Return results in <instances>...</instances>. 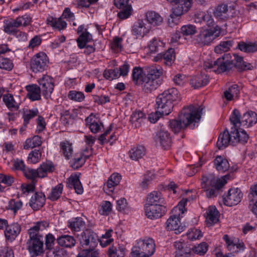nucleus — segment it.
<instances>
[{
	"mask_svg": "<svg viewBox=\"0 0 257 257\" xmlns=\"http://www.w3.org/2000/svg\"><path fill=\"white\" fill-rule=\"evenodd\" d=\"M203 109L201 106L192 105L184 107L177 119L170 121V127L174 133H177L188 126L192 127V124L194 126L200 120Z\"/></svg>",
	"mask_w": 257,
	"mask_h": 257,
	"instance_id": "f257e3e1",
	"label": "nucleus"
},
{
	"mask_svg": "<svg viewBox=\"0 0 257 257\" xmlns=\"http://www.w3.org/2000/svg\"><path fill=\"white\" fill-rule=\"evenodd\" d=\"M187 193L188 197L183 198L172 210V215L167 219L166 222V229L167 230H174L176 234H179L184 230V226L181 224L180 219L186 211L185 206L188 202L194 199L190 191Z\"/></svg>",
	"mask_w": 257,
	"mask_h": 257,
	"instance_id": "f03ea898",
	"label": "nucleus"
},
{
	"mask_svg": "<svg viewBox=\"0 0 257 257\" xmlns=\"http://www.w3.org/2000/svg\"><path fill=\"white\" fill-rule=\"evenodd\" d=\"M48 226L46 221H38L28 230L29 250L34 255H39L44 252L43 235L39 233Z\"/></svg>",
	"mask_w": 257,
	"mask_h": 257,
	"instance_id": "7ed1b4c3",
	"label": "nucleus"
},
{
	"mask_svg": "<svg viewBox=\"0 0 257 257\" xmlns=\"http://www.w3.org/2000/svg\"><path fill=\"white\" fill-rule=\"evenodd\" d=\"M180 100V97L178 90L172 88L164 91L157 96L156 108L158 110V112L167 115L172 111L174 103Z\"/></svg>",
	"mask_w": 257,
	"mask_h": 257,
	"instance_id": "20e7f679",
	"label": "nucleus"
},
{
	"mask_svg": "<svg viewBox=\"0 0 257 257\" xmlns=\"http://www.w3.org/2000/svg\"><path fill=\"white\" fill-rule=\"evenodd\" d=\"M226 183L225 177L218 178L212 174H209L202 176L201 187L205 190L208 198H214L220 194L222 188Z\"/></svg>",
	"mask_w": 257,
	"mask_h": 257,
	"instance_id": "39448f33",
	"label": "nucleus"
},
{
	"mask_svg": "<svg viewBox=\"0 0 257 257\" xmlns=\"http://www.w3.org/2000/svg\"><path fill=\"white\" fill-rule=\"evenodd\" d=\"M156 251V244L151 237H145L137 241L132 248V257H151Z\"/></svg>",
	"mask_w": 257,
	"mask_h": 257,
	"instance_id": "423d86ee",
	"label": "nucleus"
},
{
	"mask_svg": "<svg viewBox=\"0 0 257 257\" xmlns=\"http://www.w3.org/2000/svg\"><path fill=\"white\" fill-rule=\"evenodd\" d=\"M230 55L227 54L222 57L218 58L216 61L212 62L208 60L204 62V67L205 69H212L216 73H222L229 71L233 67L234 63L230 60Z\"/></svg>",
	"mask_w": 257,
	"mask_h": 257,
	"instance_id": "0eeeda50",
	"label": "nucleus"
},
{
	"mask_svg": "<svg viewBox=\"0 0 257 257\" xmlns=\"http://www.w3.org/2000/svg\"><path fill=\"white\" fill-rule=\"evenodd\" d=\"M220 33L221 29L218 26L203 29L197 35L196 41L201 46L209 45L219 36Z\"/></svg>",
	"mask_w": 257,
	"mask_h": 257,
	"instance_id": "6e6552de",
	"label": "nucleus"
},
{
	"mask_svg": "<svg viewBox=\"0 0 257 257\" xmlns=\"http://www.w3.org/2000/svg\"><path fill=\"white\" fill-rule=\"evenodd\" d=\"M31 22V18L27 15L19 17L16 19L6 21L4 26V31L9 35H12L18 30V27L21 26H27L30 24Z\"/></svg>",
	"mask_w": 257,
	"mask_h": 257,
	"instance_id": "1a4fd4ad",
	"label": "nucleus"
},
{
	"mask_svg": "<svg viewBox=\"0 0 257 257\" xmlns=\"http://www.w3.org/2000/svg\"><path fill=\"white\" fill-rule=\"evenodd\" d=\"M49 62V59L46 54L40 52L31 58L30 69L34 73L43 72L47 70Z\"/></svg>",
	"mask_w": 257,
	"mask_h": 257,
	"instance_id": "9d476101",
	"label": "nucleus"
},
{
	"mask_svg": "<svg viewBox=\"0 0 257 257\" xmlns=\"http://www.w3.org/2000/svg\"><path fill=\"white\" fill-rule=\"evenodd\" d=\"M98 241L97 235L90 229H85L81 233L80 243L83 248L96 247Z\"/></svg>",
	"mask_w": 257,
	"mask_h": 257,
	"instance_id": "9b49d317",
	"label": "nucleus"
},
{
	"mask_svg": "<svg viewBox=\"0 0 257 257\" xmlns=\"http://www.w3.org/2000/svg\"><path fill=\"white\" fill-rule=\"evenodd\" d=\"M243 193L238 188H232L228 190L227 194L223 196L225 205L232 206L238 204L241 200Z\"/></svg>",
	"mask_w": 257,
	"mask_h": 257,
	"instance_id": "f8f14e48",
	"label": "nucleus"
},
{
	"mask_svg": "<svg viewBox=\"0 0 257 257\" xmlns=\"http://www.w3.org/2000/svg\"><path fill=\"white\" fill-rule=\"evenodd\" d=\"M38 82L43 96L46 99L50 98L54 87L53 78L49 75H44L38 80Z\"/></svg>",
	"mask_w": 257,
	"mask_h": 257,
	"instance_id": "ddd939ff",
	"label": "nucleus"
},
{
	"mask_svg": "<svg viewBox=\"0 0 257 257\" xmlns=\"http://www.w3.org/2000/svg\"><path fill=\"white\" fill-rule=\"evenodd\" d=\"M145 211L147 218L153 220L163 216L166 213V209L163 205L145 204Z\"/></svg>",
	"mask_w": 257,
	"mask_h": 257,
	"instance_id": "4468645a",
	"label": "nucleus"
},
{
	"mask_svg": "<svg viewBox=\"0 0 257 257\" xmlns=\"http://www.w3.org/2000/svg\"><path fill=\"white\" fill-rule=\"evenodd\" d=\"M22 231L21 225L18 222L8 224L4 230V235L7 240L10 242L14 241Z\"/></svg>",
	"mask_w": 257,
	"mask_h": 257,
	"instance_id": "2eb2a0df",
	"label": "nucleus"
},
{
	"mask_svg": "<svg viewBox=\"0 0 257 257\" xmlns=\"http://www.w3.org/2000/svg\"><path fill=\"white\" fill-rule=\"evenodd\" d=\"M80 174H72L67 180V187L70 189H74L78 194H81L83 192V188L80 181Z\"/></svg>",
	"mask_w": 257,
	"mask_h": 257,
	"instance_id": "dca6fc26",
	"label": "nucleus"
},
{
	"mask_svg": "<svg viewBox=\"0 0 257 257\" xmlns=\"http://www.w3.org/2000/svg\"><path fill=\"white\" fill-rule=\"evenodd\" d=\"M24 175L27 179L31 180L33 184L32 185H28L25 188V191L28 192L33 191L34 189V185L37 182V178H41V175L39 174V168L33 169L27 167L24 173Z\"/></svg>",
	"mask_w": 257,
	"mask_h": 257,
	"instance_id": "f3484780",
	"label": "nucleus"
},
{
	"mask_svg": "<svg viewBox=\"0 0 257 257\" xmlns=\"http://www.w3.org/2000/svg\"><path fill=\"white\" fill-rule=\"evenodd\" d=\"M223 239L226 243L228 250L232 252H238L244 249V244L242 242H240L237 239H232L227 234L224 235Z\"/></svg>",
	"mask_w": 257,
	"mask_h": 257,
	"instance_id": "a211bd4d",
	"label": "nucleus"
},
{
	"mask_svg": "<svg viewBox=\"0 0 257 257\" xmlns=\"http://www.w3.org/2000/svg\"><path fill=\"white\" fill-rule=\"evenodd\" d=\"M231 133L229 134L227 129L221 133L216 143L217 148L221 150L226 148L230 143L233 145V139Z\"/></svg>",
	"mask_w": 257,
	"mask_h": 257,
	"instance_id": "6ab92c4d",
	"label": "nucleus"
},
{
	"mask_svg": "<svg viewBox=\"0 0 257 257\" xmlns=\"http://www.w3.org/2000/svg\"><path fill=\"white\" fill-rule=\"evenodd\" d=\"M121 179V176L118 173H113L104 184V190L107 194H110L113 192L115 187L119 184Z\"/></svg>",
	"mask_w": 257,
	"mask_h": 257,
	"instance_id": "aec40b11",
	"label": "nucleus"
},
{
	"mask_svg": "<svg viewBox=\"0 0 257 257\" xmlns=\"http://www.w3.org/2000/svg\"><path fill=\"white\" fill-rule=\"evenodd\" d=\"M45 201V195L43 193L36 192L31 197L29 205L34 210H38L43 206Z\"/></svg>",
	"mask_w": 257,
	"mask_h": 257,
	"instance_id": "412c9836",
	"label": "nucleus"
},
{
	"mask_svg": "<svg viewBox=\"0 0 257 257\" xmlns=\"http://www.w3.org/2000/svg\"><path fill=\"white\" fill-rule=\"evenodd\" d=\"M155 139L164 149H168L171 146V139L167 131L161 130L156 135Z\"/></svg>",
	"mask_w": 257,
	"mask_h": 257,
	"instance_id": "4be33fe9",
	"label": "nucleus"
},
{
	"mask_svg": "<svg viewBox=\"0 0 257 257\" xmlns=\"http://www.w3.org/2000/svg\"><path fill=\"white\" fill-rule=\"evenodd\" d=\"M173 3L175 4L174 7V14L177 16L183 15L191 7L190 0H175Z\"/></svg>",
	"mask_w": 257,
	"mask_h": 257,
	"instance_id": "5701e85b",
	"label": "nucleus"
},
{
	"mask_svg": "<svg viewBox=\"0 0 257 257\" xmlns=\"http://www.w3.org/2000/svg\"><path fill=\"white\" fill-rule=\"evenodd\" d=\"M150 28L146 26V24L142 20H139L134 25L132 28V34L137 37H143L148 33Z\"/></svg>",
	"mask_w": 257,
	"mask_h": 257,
	"instance_id": "b1692460",
	"label": "nucleus"
},
{
	"mask_svg": "<svg viewBox=\"0 0 257 257\" xmlns=\"http://www.w3.org/2000/svg\"><path fill=\"white\" fill-rule=\"evenodd\" d=\"M204 216L206 223L212 225L218 221L219 214L215 206H210L207 209Z\"/></svg>",
	"mask_w": 257,
	"mask_h": 257,
	"instance_id": "393cba45",
	"label": "nucleus"
},
{
	"mask_svg": "<svg viewBox=\"0 0 257 257\" xmlns=\"http://www.w3.org/2000/svg\"><path fill=\"white\" fill-rule=\"evenodd\" d=\"M143 89L146 93H151L158 87L159 80L150 77H146L142 79Z\"/></svg>",
	"mask_w": 257,
	"mask_h": 257,
	"instance_id": "a878e982",
	"label": "nucleus"
},
{
	"mask_svg": "<svg viewBox=\"0 0 257 257\" xmlns=\"http://www.w3.org/2000/svg\"><path fill=\"white\" fill-rule=\"evenodd\" d=\"M85 122L91 132L94 134L98 133L101 127H103L102 123L96 118L93 114H91L85 119Z\"/></svg>",
	"mask_w": 257,
	"mask_h": 257,
	"instance_id": "bb28decb",
	"label": "nucleus"
},
{
	"mask_svg": "<svg viewBox=\"0 0 257 257\" xmlns=\"http://www.w3.org/2000/svg\"><path fill=\"white\" fill-rule=\"evenodd\" d=\"M231 135L233 139V144L234 145L236 143H245L248 140V136L246 132L241 128H234L233 130L232 128Z\"/></svg>",
	"mask_w": 257,
	"mask_h": 257,
	"instance_id": "cd10ccee",
	"label": "nucleus"
},
{
	"mask_svg": "<svg viewBox=\"0 0 257 257\" xmlns=\"http://www.w3.org/2000/svg\"><path fill=\"white\" fill-rule=\"evenodd\" d=\"M164 201L162 193L159 191H154L148 195L146 204L162 205Z\"/></svg>",
	"mask_w": 257,
	"mask_h": 257,
	"instance_id": "c85d7f7f",
	"label": "nucleus"
},
{
	"mask_svg": "<svg viewBox=\"0 0 257 257\" xmlns=\"http://www.w3.org/2000/svg\"><path fill=\"white\" fill-rule=\"evenodd\" d=\"M256 122L257 114L251 111L243 114L241 118V125L244 127L251 126Z\"/></svg>",
	"mask_w": 257,
	"mask_h": 257,
	"instance_id": "c756f323",
	"label": "nucleus"
},
{
	"mask_svg": "<svg viewBox=\"0 0 257 257\" xmlns=\"http://www.w3.org/2000/svg\"><path fill=\"white\" fill-rule=\"evenodd\" d=\"M58 244L66 248H72L76 244V240L73 236L68 234H63L57 238Z\"/></svg>",
	"mask_w": 257,
	"mask_h": 257,
	"instance_id": "7c9ffc66",
	"label": "nucleus"
},
{
	"mask_svg": "<svg viewBox=\"0 0 257 257\" xmlns=\"http://www.w3.org/2000/svg\"><path fill=\"white\" fill-rule=\"evenodd\" d=\"M163 73V69L161 66H150L145 67V76L146 77L152 78L158 80L159 77Z\"/></svg>",
	"mask_w": 257,
	"mask_h": 257,
	"instance_id": "2f4dec72",
	"label": "nucleus"
},
{
	"mask_svg": "<svg viewBox=\"0 0 257 257\" xmlns=\"http://www.w3.org/2000/svg\"><path fill=\"white\" fill-rule=\"evenodd\" d=\"M128 153L131 159L137 161L143 159V157L146 155V149L142 145H138L132 148Z\"/></svg>",
	"mask_w": 257,
	"mask_h": 257,
	"instance_id": "473e14b6",
	"label": "nucleus"
},
{
	"mask_svg": "<svg viewBox=\"0 0 257 257\" xmlns=\"http://www.w3.org/2000/svg\"><path fill=\"white\" fill-rule=\"evenodd\" d=\"M28 91L27 96L32 101L40 100L41 99L40 93L41 90L36 84L28 85L26 87Z\"/></svg>",
	"mask_w": 257,
	"mask_h": 257,
	"instance_id": "72a5a7b5",
	"label": "nucleus"
},
{
	"mask_svg": "<svg viewBox=\"0 0 257 257\" xmlns=\"http://www.w3.org/2000/svg\"><path fill=\"white\" fill-rule=\"evenodd\" d=\"M214 166L218 172L221 173L227 171L232 172L237 169V167L234 164L233 162H231V164L229 163V162H216Z\"/></svg>",
	"mask_w": 257,
	"mask_h": 257,
	"instance_id": "f704fd0d",
	"label": "nucleus"
},
{
	"mask_svg": "<svg viewBox=\"0 0 257 257\" xmlns=\"http://www.w3.org/2000/svg\"><path fill=\"white\" fill-rule=\"evenodd\" d=\"M146 17L149 24L153 26L160 25L163 21V18L159 14L154 11H148L146 14Z\"/></svg>",
	"mask_w": 257,
	"mask_h": 257,
	"instance_id": "c9c22d12",
	"label": "nucleus"
},
{
	"mask_svg": "<svg viewBox=\"0 0 257 257\" xmlns=\"http://www.w3.org/2000/svg\"><path fill=\"white\" fill-rule=\"evenodd\" d=\"M145 119V114L140 110L135 111L132 113L130 118V122L135 128H138L142 125Z\"/></svg>",
	"mask_w": 257,
	"mask_h": 257,
	"instance_id": "e433bc0d",
	"label": "nucleus"
},
{
	"mask_svg": "<svg viewBox=\"0 0 257 257\" xmlns=\"http://www.w3.org/2000/svg\"><path fill=\"white\" fill-rule=\"evenodd\" d=\"M239 88L237 84H233L224 91V97L227 101H231L238 98L239 94Z\"/></svg>",
	"mask_w": 257,
	"mask_h": 257,
	"instance_id": "4c0bfd02",
	"label": "nucleus"
},
{
	"mask_svg": "<svg viewBox=\"0 0 257 257\" xmlns=\"http://www.w3.org/2000/svg\"><path fill=\"white\" fill-rule=\"evenodd\" d=\"M209 82L208 77L205 75L194 76L190 81L191 85L194 88L206 85Z\"/></svg>",
	"mask_w": 257,
	"mask_h": 257,
	"instance_id": "58836bf2",
	"label": "nucleus"
},
{
	"mask_svg": "<svg viewBox=\"0 0 257 257\" xmlns=\"http://www.w3.org/2000/svg\"><path fill=\"white\" fill-rule=\"evenodd\" d=\"M85 222L81 217L72 218L68 222V227L73 231H79L85 226Z\"/></svg>",
	"mask_w": 257,
	"mask_h": 257,
	"instance_id": "ea45409f",
	"label": "nucleus"
},
{
	"mask_svg": "<svg viewBox=\"0 0 257 257\" xmlns=\"http://www.w3.org/2000/svg\"><path fill=\"white\" fill-rule=\"evenodd\" d=\"M38 168L39 174L42 178L46 177L48 173L53 172L55 169V167L52 162H44Z\"/></svg>",
	"mask_w": 257,
	"mask_h": 257,
	"instance_id": "a19ab883",
	"label": "nucleus"
},
{
	"mask_svg": "<svg viewBox=\"0 0 257 257\" xmlns=\"http://www.w3.org/2000/svg\"><path fill=\"white\" fill-rule=\"evenodd\" d=\"M3 100L7 107L11 110H16L19 107V103L15 101L13 96L11 94L4 95Z\"/></svg>",
	"mask_w": 257,
	"mask_h": 257,
	"instance_id": "79ce46f5",
	"label": "nucleus"
},
{
	"mask_svg": "<svg viewBox=\"0 0 257 257\" xmlns=\"http://www.w3.org/2000/svg\"><path fill=\"white\" fill-rule=\"evenodd\" d=\"M234 41L232 39H225L214 48V51L217 53H221L228 51L233 46Z\"/></svg>",
	"mask_w": 257,
	"mask_h": 257,
	"instance_id": "37998d69",
	"label": "nucleus"
},
{
	"mask_svg": "<svg viewBox=\"0 0 257 257\" xmlns=\"http://www.w3.org/2000/svg\"><path fill=\"white\" fill-rule=\"evenodd\" d=\"M214 16L220 19H224L229 17V8L226 4H221L218 6L214 12Z\"/></svg>",
	"mask_w": 257,
	"mask_h": 257,
	"instance_id": "c03bdc74",
	"label": "nucleus"
},
{
	"mask_svg": "<svg viewBox=\"0 0 257 257\" xmlns=\"http://www.w3.org/2000/svg\"><path fill=\"white\" fill-rule=\"evenodd\" d=\"M125 250L123 245L118 244L116 246H112L109 248V257H124Z\"/></svg>",
	"mask_w": 257,
	"mask_h": 257,
	"instance_id": "a18cd8bd",
	"label": "nucleus"
},
{
	"mask_svg": "<svg viewBox=\"0 0 257 257\" xmlns=\"http://www.w3.org/2000/svg\"><path fill=\"white\" fill-rule=\"evenodd\" d=\"M63 189V185L59 183L51 189L48 198L52 201L57 200L61 196Z\"/></svg>",
	"mask_w": 257,
	"mask_h": 257,
	"instance_id": "49530a36",
	"label": "nucleus"
},
{
	"mask_svg": "<svg viewBox=\"0 0 257 257\" xmlns=\"http://www.w3.org/2000/svg\"><path fill=\"white\" fill-rule=\"evenodd\" d=\"M156 179V175L154 172L149 171L144 176L143 180L140 184V187L145 190L148 188V186L152 183V181Z\"/></svg>",
	"mask_w": 257,
	"mask_h": 257,
	"instance_id": "de8ad7c7",
	"label": "nucleus"
},
{
	"mask_svg": "<svg viewBox=\"0 0 257 257\" xmlns=\"http://www.w3.org/2000/svg\"><path fill=\"white\" fill-rule=\"evenodd\" d=\"M60 147L65 159H71L73 154L71 144L68 141L63 142L60 143Z\"/></svg>",
	"mask_w": 257,
	"mask_h": 257,
	"instance_id": "09e8293b",
	"label": "nucleus"
},
{
	"mask_svg": "<svg viewBox=\"0 0 257 257\" xmlns=\"http://www.w3.org/2000/svg\"><path fill=\"white\" fill-rule=\"evenodd\" d=\"M145 76V69L144 70L140 67H135L133 70L132 77L134 81L136 84H141L142 79Z\"/></svg>",
	"mask_w": 257,
	"mask_h": 257,
	"instance_id": "8fccbe9b",
	"label": "nucleus"
},
{
	"mask_svg": "<svg viewBox=\"0 0 257 257\" xmlns=\"http://www.w3.org/2000/svg\"><path fill=\"white\" fill-rule=\"evenodd\" d=\"M91 35L88 32L84 31L80 34L78 38L77 39L78 46L80 49L85 47L86 43L90 42L92 40Z\"/></svg>",
	"mask_w": 257,
	"mask_h": 257,
	"instance_id": "3c124183",
	"label": "nucleus"
},
{
	"mask_svg": "<svg viewBox=\"0 0 257 257\" xmlns=\"http://www.w3.org/2000/svg\"><path fill=\"white\" fill-rule=\"evenodd\" d=\"M113 231L111 229H108L104 234H102L101 238L99 239L98 242L102 247H105L110 244L113 241V239L111 238L112 233Z\"/></svg>",
	"mask_w": 257,
	"mask_h": 257,
	"instance_id": "603ef678",
	"label": "nucleus"
},
{
	"mask_svg": "<svg viewBox=\"0 0 257 257\" xmlns=\"http://www.w3.org/2000/svg\"><path fill=\"white\" fill-rule=\"evenodd\" d=\"M239 49L245 53H254L257 51V44L255 43H245L241 42L238 43Z\"/></svg>",
	"mask_w": 257,
	"mask_h": 257,
	"instance_id": "864d4df0",
	"label": "nucleus"
},
{
	"mask_svg": "<svg viewBox=\"0 0 257 257\" xmlns=\"http://www.w3.org/2000/svg\"><path fill=\"white\" fill-rule=\"evenodd\" d=\"M112 210V205L108 201H103L99 207L98 212L101 215H108Z\"/></svg>",
	"mask_w": 257,
	"mask_h": 257,
	"instance_id": "5fc2aeb1",
	"label": "nucleus"
},
{
	"mask_svg": "<svg viewBox=\"0 0 257 257\" xmlns=\"http://www.w3.org/2000/svg\"><path fill=\"white\" fill-rule=\"evenodd\" d=\"M42 144L41 138L39 136H35L31 139L26 140L24 148L29 149L40 146Z\"/></svg>",
	"mask_w": 257,
	"mask_h": 257,
	"instance_id": "6e6d98bb",
	"label": "nucleus"
},
{
	"mask_svg": "<svg viewBox=\"0 0 257 257\" xmlns=\"http://www.w3.org/2000/svg\"><path fill=\"white\" fill-rule=\"evenodd\" d=\"M174 246L177 249L176 252V255L184 256L185 257H190L191 249L184 248L183 244L180 241H176L174 243Z\"/></svg>",
	"mask_w": 257,
	"mask_h": 257,
	"instance_id": "4d7b16f0",
	"label": "nucleus"
},
{
	"mask_svg": "<svg viewBox=\"0 0 257 257\" xmlns=\"http://www.w3.org/2000/svg\"><path fill=\"white\" fill-rule=\"evenodd\" d=\"M22 201L19 199H11L8 203L7 209L12 211L15 214L20 210L23 206Z\"/></svg>",
	"mask_w": 257,
	"mask_h": 257,
	"instance_id": "13d9d810",
	"label": "nucleus"
},
{
	"mask_svg": "<svg viewBox=\"0 0 257 257\" xmlns=\"http://www.w3.org/2000/svg\"><path fill=\"white\" fill-rule=\"evenodd\" d=\"M164 63L167 66H171L175 58V50L172 48L169 49L166 52L162 54Z\"/></svg>",
	"mask_w": 257,
	"mask_h": 257,
	"instance_id": "bf43d9fd",
	"label": "nucleus"
},
{
	"mask_svg": "<svg viewBox=\"0 0 257 257\" xmlns=\"http://www.w3.org/2000/svg\"><path fill=\"white\" fill-rule=\"evenodd\" d=\"M47 21L49 25L58 30H61L66 27L67 24L66 22L63 21L61 18L57 19L51 18Z\"/></svg>",
	"mask_w": 257,
	"mask_h": 257,
	"instance_id": "052dcab7",
	"label": "nucleus"
},
{
	"mask_svg": "<svg viewBox=\"0 0 257 257\" xmlns=\"http://www.w3.org/2000/svg\"><path fill=\"white\" fill-rule=\"evenodd\" d=\"M39 111L37 108L26 109L24 111L23 118L25 124H28L30 119L38 115Z\"/></svg>",
	"mask_w": 257,
	"mask_h": 257,
	"instance_id": "680f3d73",
	"label": "nucleus"
},
{
	"mask_svg": "<svg viewBox=\"0 0 257 257\" xmlns=\"http://www.w3.org/2000/svg\"><path fill=\"white\" fill-rule=\"evenodd\" d=\"M208 249V245L205 242H202L200 244L194 246L191 249L194 253L200 255H204Z\"/></svg>",
	"mask_w": 257,
	"mask_h": 257,
	"instance_id": "e2e57ef3",
	"label": "nucleus"
},
{
	"mask_svg": "<svg viewBox=\"0 0 257 257\" xmlns=\"http://www.w3.org/2000/svg\"><path fill=\"white\" fill-rule=\"evenodd\" d=\"M148 47L151 52H157L163 47V43L160 40L154 38L150 42Z\"/></svg>",
	"mask_w": 257,
	"mask_h": 257,
	"instance_id": "0e129e2a",
	"label": "nucleus"
},
{
	"mask_svg": "<svg viewBox=\"0 0 257 257\" xmlns=\"http://www.w3.org/2000/svg\"><path fill=\"white\" fill-rule=\"evenodd\" d=\"M116 209L120 212L128 213L130 209L125 198H120L116 201Z\"/></svg>",
	"mask_w": 257,
	"mask_h": 257,
	"instance_id": "69168bd1",
	"label": "nucleus"
},
{
	"mask_svg": "<svg viewBox=\"0 0 257 257\" xmlns=\"http://www.w3.org/2000/svg\"><path fill=\"white\" fill-rule=\"evenodd\" d=\"M118 68L113 69L105 70L103 73L104 77L109 80H113L118 78L120 77Z\"/></svg>",
	"mask_w": 257,
	"mask_h": 257,
	"instance_id": "338daca9",
	"label": "nucleus"
},
{
	"mask_svg": "<svg viewBox=\"0 0 257 257\" xmlns=\"http://www.w3.org/2000/svg\"><path fill=\"white\" fill-rule=\"evenodd\" d=\"M120 11L117 13V17L120 20H125L129 18L133 13L132 7L119 9Z\"/></svg>",
	"mask_w": 257,
	"mask_h": 257,
	"instance_id": "774afa93",
	"label": "nucleus"
}]
</instances>
